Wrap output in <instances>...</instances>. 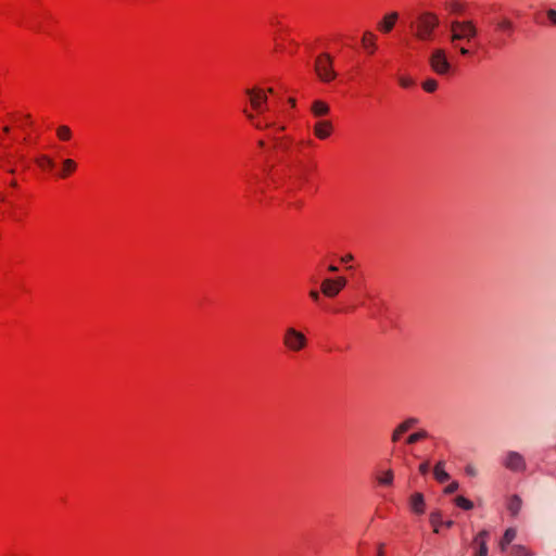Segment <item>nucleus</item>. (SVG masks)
I'll return each mask as SVG.
<instances>
[{
  "label": "nucleus",
  "instance_id": "obj_1",
  "mask_svg": "<svg viewBox=\"0 0 556 556\" xmlns=\"http://www.w3.org/2000/svg\"><path fill=\"white\" fill-rule=\"evenodd\" d=\"M450 28H451L450 39H451V42L453 43L454 48H457L459 50L460 54L468 55L469 50L466 49L465 47H459L457 45V41H460V40H466L468 42L471 41V39H473L478 34L475 24L471 21H462V22L453 21L451 23Z\"/></svg>",
  "mask_w": 556,
  "mask_h": 556
},
{
  "label": "nucleus",
  "instance_id": "obj_2",
  "mask_svg": "<svg viewBox=\"0 0 556 556\" xmlns=\"http://www.w3.org/2000/svg\"><path fill=\"white\" fill-rule=\"evenodd\" d=\"M439 26V18L431 12L419 14L416 21L410 23V28L418 40L427 41L432 38L434 29Z\"/></svg>",
  "mask_w": 556,
  "mask_h": 556
},
{
  "label": "nucleus",
  "instance_id": "obj_3",
  "mask_svg": "<svg viewBox=\"0 0 556 556\" xmlns=\"http://www.w3.org/2000/svg\"><path fill=\"white\" fill-rule=\"evenodd\" d=\"M282 343L285 348L293 353H298L307 346L306 336L294 327H287L283 332Z\"/></svg>",
  "mask_w": 556,
  "mask_h": 556
},
{
  "label": "nucleus",
  "instance_id": "obj_4",
  "mask_svg": "<svg viewBox=\"0 0 556 556\" xmlns=\"http://www.w3.org/2000/svg\"><path fill=\"white\" fill-rule=\"evenodd\" d=\"M314 68L318 78L324 83H329L337 77L333 59L328 53H321L316 58Z\"/></svg>",
  "mask_w": 556,
  "mask_h": 556
},
{
  "label": "nucleus",
  "instance_id": "obj_5",
  "mask_svg": "<svg viewBox=\"0 0 556 556\" xmlns=\"http://www.w3.org/2000/svg\"><path fill=\"white\" fill-rule=\"evenodd\" d=\"M430 67L438 75H447L451 72L452 65L447 59L444 49H434L429 58Z\"/></svg>",
  "mask_w": 556,
  "mask_h": 556
},
{
  "label": "nucleus",
  "instance_id": "obj_6",
  "mask_svg": "<svg viewBox=\"0 0 556 556\" xmlns=\"http://www.w3.org/2000/svg\"><path fill=\"white\" fill-rule=\"evenodd\" d=\"M502 465L513 472H523L527 469L525 457L516 451H508L502 458Z\"/></svg>",
  "mask_w": 556,
  "mask_h": 556
},
{
  "label": "nucleus",
  "instance_id": "obj_7",
  "mask_svg": "<svg viewBox=\"0 0 556 556\" xmlns=\"http://www.w3.org/2000/svg\"><path fill=\"white\" fill-rule=\"evenodd\" d=\"M245 93L250 97L251 105L257 112L265 110L264 104L267 102V96L262 89H247Z\"/></svg>",
  "mask_w": 556,
  "mask_h": 556
},
{
  "label": "nucleus",
  "instance_id": "obj_8",
  "mask_svg": "<svg viewBox=\"0 0 556 556\" xmlns=\"http://www.w3.org/2000/svg\"><path fill=\"white\" fill-rule=\"evenodd\" d=\"M333 126L330 121H318L314 126V134L318 139H327L332 132Z\"/></svg>",
  "mask_w": 556,
  "mask_h": 556
},
{
  "label": "nucleus",
  "instance_id": "obj_9",
  "mask_svg": "<svg viewBox=\"0 0 556 556\" xmlns=\"http://www.w3.org/2000/svg\"><path fill=\"white\" fill-rule=\"evenodd\" d=\"M399 18V14L396 12H390L383 16V18L378 23V29L384 34L390 33L396 21Z\"/></svg>",
  "mask_w": 556,
  "mask_h": 556
},
{
  "label": "nucleus",
  "instance_id": "obj_10",
  "mask_svg": "<svg viewBox=\"0 0 556 556\" xmlns=\"http://www.w3.org/2000/svg\"><path fill=\"white\" fill-rule=\"evenodd\" d=\"M409 505L415 514L421 515L425 513V498L421 493H414L410 496Z\"/></svg>",
  "mask_w": 556,
  "mask_h": 556
},
{
  "label": "nucleus",
  "instance_id": "obj_11",
  "mask_svg": "<svg viewBox=\"0 0 556 556\" xmlns=\"http://www.w3.org/2000/svg\"><path fill=\"white\" fill-rule=\"evenodd\" d=\"M488 535H489V532L485 530H482L475 538V543L479 546L476 556H488V545H486Z\"/></svg>",
  "mask_w": 556,
  "mask_h": 556
},
{
  "label": "nucleus",
  "instance_id": "obj_12",
  "mask_svg": "<svg viewBox=\"0 0 556 556\" xmlns=\"http://www.w3.org/2000/svg\"><path fill=\"white\" fill-rule=\"evenodd\" d=\"M321 293L327 298H334L340 291L332 279L327 278L321 282Z\"/></svg>",
  "mask_w": 556,
  "mask_h": 556
},
{
  "label": "nucleus",
  "instance_id": "obj_13",
  "mask_svg": "<svg viewBox=\"0 0 556 556\" xmlns=\"http://www.w3.org/2000/svg\"><path fill=\"white\" fill-rule=\"evenodd\" d=\"M444 468V460H439L433 468V476L439 483H444L450 479V475L445 471Z\"/></svg>",
  "mask_w": 556,
  "mask_h": 556
},
{
  "label": "nucleus",
  "instance_id": "obj_14",
  "mask_svg": "<svg viewBox=\"0 0 556 556\" xmlns=\"http://www.w3.org/2000/svg\"><path fill=\"white\" fill-rule=\"evenodd\" d=\"M311 111L315 117H323L330 112V108L326 102L316 100L312 103Z\"/></svg>",
  "mask_w": 556,
  "mask_h": 556
},
{
  "label": "nucleus",
  "instance_id": "obj_15",
  "mask_svg": "<svg viewBox=\"0 0 556 556\" xmlns=\"http://www.w3.org/2000/svg\"><path fill=\"white\" fill-rule=\"evenodd\" d=\"M377 36L371 31H365L362 38V45L369 53H374L376 50Z\"/></svg>",
  "mask_w": 556,
  "mask_h": 556
},
{
  "label": "nucleus",
  "instance_id": "obj_16",
  "mask_svg": "<svg viewBox=\"0 0 556 556\" xmlns=\"http://www.w3.org/2000/svg\"><path fill=\"white\" fill-rule=\"evenodd\" d=\"M521 506H522L521 498L515 494L509 498L507 509L509 510V513L513 516H517L521 509Z\"/></svg>",
  "mask_w": 556,
  "mask_h": 556
},
{
  "label": "nucleus",
  "instance_id": "obj_17",
  "mask_svg": "<svg viewBox=\"0 0 556 556\" xmlns=\"http://www.w3.org/2000/svg\"><path fill=\"white\" fill-rule=\"evenodd\" d=\"M515 538L516 531L511 528L507 529L500 543L501 549L505 551L506 546L509 545Z\"/></svg>",
  "mask_w": 556,
  "mask_h": 556
},
{
  "label": "nucleus",
  "instance_id": "obj_18",
  "mask_svg": "<svg viewBox=\"0 0 556 556\" xmlns=\"http://www.w3.org/2000/svg\"><path fill=\"white\" fill-rule=\"evenodd\" d=\"M441 518H442V515H441V513H440L439 510H437V511H432V513L430 514V518H429V520H430V523H431V526L433 527V531H434L435 533H439V528H440V526L442 525V520H441Z\"/></svg>",
  "mask_w": 556,
  "mask_h": 556
},
{
  "label": "nucleus",
  "instance_id": "obj_19",
  "mask_svg": "<svg viewBox=\"0 0 556 556\" xmlns=\"http://www.w3.org/2000/svg\"><path fill=\"white\" fill-rule=\"evenodd\" d=\"M393 471L391 469L384 471L381 476L377 477V480L382 485H391L393 482Z\"/></svg>",
  "mask_w": 556,
  "mask_h": 556
},
{
  "label": "nucleus",
  "instance_id": "obj_20",
  "mask_svg": "<svg viewBox=\"0 0 556 556\" xmlns=\"http://www.w3.org/2000/svg\"><path fill=\"white\" fill-rule=\"evenodd\" d=\"M418 419L417 418H414V417H410V418H407L406 420H404L402 424H400L397 426L399 430L402 431L403 433L407 432L409 429H412L415 425L418 424Z\"/></svg>",
  "mask_w": 556,
  "mask_h": 556
},
{
  "label": "nucleus",
  "instance_id": "obj_21",
  "mask_svg": "<svg viewBox=\"0 0 556 556\" xmlns=\"http://www.w3.org/2000/svg\"><path fill=\"white\" fill-rule=\"evenodd\" d=\"M445 9L451 13L459 14L463 12V4L458 1L452 0L445 3Z\"/></svg>",
  "mask_w": 556,
  "mask_h": 556
},
{
  "label": "nucleus",
  "instance_id": "obj_22",
  "mask_svg": "<svg viewBox=\"0 0 556 556\" xmlns=\"http://www.w3.org/2000/svg\"><path fill=\"white\" fill-rule=\"evenodd\" d=\"M428 437V432L426 430H420L415 433H412L407 437L406 442L408 444H414L419 440L426 439Z\"/></svg>",
  "mask_w": 556,
  "mask_h": 556
},
{
  "label": "nucleus",
  "instance_id": "obj_23",
  "mask_svg": "<svg viewBox=\"0 0 556 556\" xmlns=\"http://www.w3.org/2000/svg\"><path fill=\"white\" fill-rule=\"evenodd\" d=\"M455 504L465 510H470L473 508V503L462 495L455 498Z\"/></svg>",
  "mask_w": 556,
  "mask_h": 556
},
{
  "label": "nucleus",
  "instance_id": "obj_24",
  "mask_svg": "<svg viewBox=\"0 0 556 556\" xmlns=\"http://www.w3.org/2000/svg\"><path fill=\"white\" fill-rule=\"evenodd\" d=\"M76 169V163L71 160L66 159L63 161V173L61 174V177H65L68 173Z\"/></svg>",
  "mask_w": 556,
  "mask_h": 556
},
{
  "label": "nucleus",
  "instance_id": "obj_25",
  "mask_svg": "<svg viewBox=\"0 0 556 556\" xmlns=\"http://www.w3.org/2000/svg\"><path fill=\"white\" fill-rule=\"evenodd\" d=\"M36 162L42 168H45V167L52 168L54 166V162L49 156H47V155L39 156L36 160Z\"/></svg>",
  "mask_w": 556,
  "mask_h": 556
},
{
  "label": "nucleus",
  "instance_id": "obj_26",
  "mask_svg": "<svg viewBox=\"0 0 556 556\" xmlns=\"http://www.w3.org/2000/svg\"><path fill=\"white\" fill-rule=\"evenodd\" d=\"M56 134L61 140H68L72 136L71 129L67 126L58 127Z\"/></svg>",
  "mask_w": 556,
  "mask_h": 556
},
{
  "label": "nucleus",
  "instance_id": "obj_27",
  "mask_svg": "<svg viewBox=\"0 0 556 556\" xmlns=\"http://www.w3.org/2000/svg\"><path fill=\"white\" fill-rule=\"evenodd\" d=\"M511 556H531V554L521 545H515L511 548Z\"/></svg>",
  "mask_w": 556,
  "mask_h": 556
},
{
  "label": "nucleus",
  "instance_id": "obj_28",
  "mask_svg": "<svg viewBox=\"0 0 556 556\" xmlns=\"http://www.w3.org/2000/svg\"><path fill=\"white\" fill-rule=\"evenodd\" d=\"M422 88L427 92H433L438 88V83L434 79H427L426 81L422 83Z\"/></svg>",
  "mask_w": 556,
  "mask_h": 556
},
{
  "label": "nucleus",
  "instance_id": "obj_29",
  "mask_svg": "<svg viewBox=\"0 0 556 556\" xmlns=\"http://www.w3.org/2000/svg\"><path fill=\"white\" fill-rule=\"evenodd\" d=\"M498 28L503 30H510L513 28V23L508 18H503L498 24Z\"/></svg>",
  "mask_w": 556,
  "mask_h": 556
},
{
  "label": "nucleus",
  "instance_id": "obj_30",
  "mask_svg": "<svg viewBox=\"0 0 556 556\" xmlns=\"http://www.w3.org/2000/svg\"><path fill=\"white\" fill-rule=\"evenodd\" d=\"M459 488V484L458 482L456 481H453L452 483H450L445 489H444V493L446 494H453L455 493Z\"/></svg>",
  "mask_w": 556,
  "mask_h": 556
},
{
  "label": "nucleus",
  "instance_id": "obj_31",
  "mask_svg": "<svg viewBox=\"0 0 556 556\" xmlns=\"http://www.w3.org/2000/svg\"><path fill=\"white\" fill-rule=\"evenodd\" d=\"M399 83L403 88H408L414 85V80L408 77H400Z\"/></svg>",
  "mask_w": 556,
  "mask_h": 556
},
{
  "label": "nucleus",
  "instance_id": "obj_32",
  "mask_svg": "<svg viewBox=\"0 0 556 556\" xmlns=\"http://www.w3.org/2000/svg\"><path fill=\"white\" fill-rule=\"evenodd\" d=\"M332 281L336 283L339 291H341L346 286V279L344 277H337L336 279H332Z\"/></svg>",
  "mask_w": 556,
  "mask_h": 556
},
{
  "label": "nucleus",
  "instance_id": "obj_33",
  "mask_svg": "<svg viewBox=\"0 0 556 556\" xmlns=\"http://www.w3.org/2000/svg\"><path fill=\"white\" fill-rule=\"evenodd\" d=\"M418 469H419V472H420L421 475H427V473L429 472V470H430V462H429V460H426V462L421 463V464L419 465V468H418Z\"/></svg>",
  "mask_w": 556,
  "mask_h": 556
},
{
  "label": "nucleus",
  "instance_id": "obj_34",
  "mask_svg": "<svg viewBox=\"0 0 556 556\" xmlns=\"http://www.w3.org/2000/svg\"><path fill=\"white\" fill-rule=\"evenodd\" d=\"M465 472L467 476L476 477L478 475V470L473 465H467L465 467Z\"/></svg>",
  "mask_w": 556,
  "mask_h": 556
},
{
  "label": "nucleus",
  "instance_id": "obj_35",
  "mask_svg": "<svg viewBox=\"0 0 556 556\" xmlns=\"http://www.w3.org/2000/svg\"><path fill=\"white\" fill-rule=\"evenodd\" d=\"M546 15H547L548 21L556 26V10L548 9L546 11Z\"/></svg>",
  "mask_w": 556,
  "mask_h": 556
},
{
  "label": "nucleus",
  "instance_id": "obj_36",
  "mask_svg": "<svg viewBox=\"0 0 556 556\" xmlns=\"http://www.w3.org/2000/svg\"><path fill=\"white\" fill-rule=\"evenodd\" d=\"M403 434L402 431L399 430V428L396 427L392 433V442H397L401 438V435Z\"/></svg>",
  "mask_w": 556,
  "mask_h": 556
},
{
  "label": "nucleus",
  "instance_id": "obj_37",
  "mask_svg": "<svg viewBox=\"0 0 556 556\" xmlns=\"http://www.w3.org/2000/svg\"><path fill=\"white\" fill-rule=\"evenodd\" d=\"M309 296H311V299H312L313 301H315V302H319V300H320L319 292H318V291H316V290H311V291H309Z\"/></svg>",
  "mask_w": 556,
  "mask_h": 556
},
{
  "label": "nucleus",
  "instance_id": "obj_38",
  "mask_svg": "<svg viewBox=\"0 0 556 556\" xmlns=\"http://www.w3.org/2000/svg\"><path fill=\"white\" fill-rule=\"evenodd\" d=\"M352 260H353V255L352 254H346L345 256H343L341 258V261L344 262V263L351 262Z\"/></svg>",
  "mask_w": 556,
  "mask_h": 556
},
{
  "label": "nucleus",
  "instance_id": "obj_39",
  "mask_svg": "<svg viewBox=\"0 0 556 556\" xmlns=\"http://www.w3.org/2000/svg\"><path fill=\"white\" fill-rule=\"evenodd\" d=\"M243 112H244V114L247 115V117H248L249 119H251V121H252V119L254 118V115H253V114H251V113H249L247 110H244Z\"/></svg>",
  "mask_w": 556,
  "mask_h": 556
},
{
  "label": "nucleus",
  "instance_id": "obj_40",
  "mask_svg": "<svg viewBox=\"0 0 556 556\" xmlns=\"http://www.w3.org/2000/svg\"><path fill=\"white\" fill-rule=\"evenodd\" d=\"M328 269H329L330 271H332V273L338 271V267H337V266H334V265H330V266L328 267Z\"/></svg>",
  "mask_w": 556,
  "mask_h": 556
},
{
  "label": "nucleus",
  "instance_id": "obj_41",
  "mask_svg": "<svg viewBox=\"0 0 556 556\" xmlns=\"http://www.w3.org/2000/svg\"><path fill=\"white\" fill-rule=\"evenodd\" d=\"M444 525L445 527L451 528L454 525V522L452 520H447L444 522Z\"/></svg>",
  "mask_w": 556,
  "mask_h": 556
},
{
  "label": "nucleus",
  "instance_id": "obj_42",
  "mask_svg": "<svg viewBox=\"0 0 556 556\" xmlns=\"http://www.w3.org/2000/svg\"><path fill=\"white\" fill-rule=\"evenodd\" d=\"M289 103H290L292 106H294V105H295V100H294V99H292V98H290V99H289Z\"/></svg>",
  "mask_w": 556,
  "mask_h": 556
},
{
  "label": "nucleus",
  "instance_id": "obj_43",
  "mask_svg": "<svg viewBox=\"0 0 556 556\" xmlns=\"http://www.w3.org/2000/svg\"><path fill=\"white\" fill-rule=\"evenodd\" d=\"M255 127L261 129V128H263V124H255Z\"/></svg>",
  "mask_w": 556,
  "mask_h": 556
},
{
  "label": "nucleus",
  "instance_id": "obj_44",
  "mask_svg": "<svg viewBox=\"0 0 556 556\" xmlns=\"http://www.w3.org/2000/svg\"><path fill=\"white\" fill-rule=\"evenodd\" d=\"M3 131L4 132H9L10 131V128L8 126L3 127Z\"/></svg>",
  "mask_w": 556,
  "mask_h": 556
},
{
  "label": "nucleus",
  "instance_id": "obj_45",
  "mask_svg": "<svg viewBox=\"0 0 556 556\" xmlns=\"http://www.w3.org/2000/svg\"><path fill=\"white\" fill-rule=\"evenodd\" d=\"M381 548H382V545H381V546H380V548H379L378 556H383Z\"/></svg>",
  "mask_w": 556,
  "mask_h": 556
},
{
  "label": "nucleus",
  "instance_id": "obj_46",
  "mask_svg": "<svg viewBox=\"0 0 556 556\" xmlns=\"http://www.w3.org/2000/svg\"><path fill=\"white\" fill-rule=\"evenodd\" d=\"M258 146H260V147H264V141H262V140H261V141H258Z\"/></svg>",
  "mask_w": 556,
  "mask_h": 556
},
{
  "label": "nucleus",
  "instance_id": "obj_47",
  "mask_svg": "<svg viewBox=\"0 0 556 556\" xmlns=\"http://www.w3.org/2000/svg\"><path fill=\"white\" fill-rule=\"evenodd\" d=\"M269 93H273L274 92V89L273 88H268L267 90Z\"/></svg>",
  "mask_w": 556,
  "mask_h": 556
}]
</instances>
